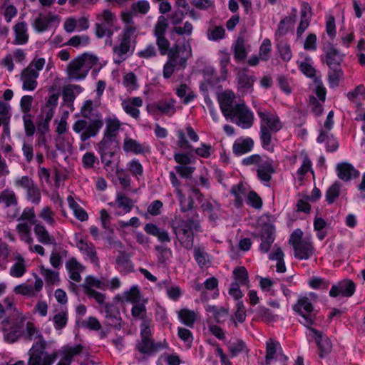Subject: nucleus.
Returning a JSON list of instances; mask_svg holds the SVG:
<instances>
[{"mask_svg":"<svg viewBox=\"0 0 365 365\" xmlns=\"http://www.w3.org/2000/svg\"><path fill=\"white\" fill-rule=\"evenodd\" d=\"M232 356H235L240 353L245 351L247 349L245 343L242 339L230 340L226 343Z\"/></svg>","mask_w":365,"mask_h":365,"instance_id":"obj_42","label":"nucleus"},{"mask_svg":"<svg viewBox=\"0 0 365 365\" xmlns=\"http://www.w3.org/2000/svg\"><path fill=\"white\" fill-rule=\"evenodd\" d=\"M178 317L184 324L192 327L196 321L197 314L194 311L182 309L178 312Z\"/></svg>","mask_w":365,"mask_h":365,"instance_id":"obj_38","label":"nucleus"},{"mask_svg":"<svg viewBox=\"0 0 365 365\" xmlns=\"http://www.w3.org/2000/svg\"><path fill=\"white\" fill-rule=\"evenodd\" d=\"M120 128V123L117 120H108L106 123V128L104 132V135L110 138L115 137L118 135Z\"/></svg>","mask_w":365,"mask_h":365,"instance_id":"obj_52","label":"nucleus"},{"mask_svg":"<svg viewBox=\"0 0 365 365\" xmlns=\"http://www.w3.org/2000/svg\"><path fill=\"white\" fill-rule=\"evenodd\" d=\"M356 285L353 281L345 279L337 284L333 285L329 291V295L332 297H336L339 294L349 297L352 296L355 292Z\"/></svg>","mask_w":365,"mask_h":365,"instance_id":"obj_15","label":"nucleus"},{"mask_svg":"<svg viewBox=\"0 0 365 365\" xmlns=\"http://www.w3.org/2000/svg\"><path fill=\"white\" fill-rule=\"evenodd\" d=\"M168 27V23L166 18L160 16L154 28V36L155 37L165 36Z\"/></svg>","mask_w":365,"mask_h":365,"instance_id":"obj_54","label":"nucleus"},{"mask_svg":"<svg viewBox=\"0 0 365 365\" xmlns=\"http://www.w3.org/2000/svg\"><path fill=\"white\" fill-rule=\"evenodd\" d=\"M155 250L158 253V262L161 264H164L166 261L169 260L172 255L171 250L164 246H156Z\"/></svg>","mask_w":365,"mask_h":365,"instance_id":"obj_60","label":"nucleus"},{"mask_svg":"<svg viewBox=\"0 0 365 365\" xmlns=\"http://www.w3.org/2000/svg\"><path fill=\"white\" fill-rule=\"evenodd\" d=\"M301 20L297 30V36L300 37L309 25V19L307 16V9L305 7L301 10Z\"/></svg>","mask_w":365,"mask_h":365,"instance_id":"obj_56","label":"nucleus"},{"mask_svg":"<svg viewBox=\"0 0 365 365\" xmlns=\"http://www.w3.org/2000/svg\"><path fill=\"white\" fill-rule=\"evenodd\" d=\"M236 80L237 81L238 88L242 91L243 93H249L253 91V85L256 81V78L248 73L246 68L238 70Z\"/></svg>","mask_w":365,"mask_h":365,"instance_id":"obj_17","label":"nucleus"},{"mask_svg":"<svg viewBox=\"0 0 365 365\" xmlns=\"http://www.w3.org/2000/svg\"><path fill=\"white\" fill-rule=\"evenodd\" d=\"M105 322L104 323L110 327L120 329L122 327V318L119 308L114 303L105 304Z\"/></svg>","mask_w":365,"mask_h":365,"instance_id":"obj_14","label":"nucleus"},{"mask_svg":"<svg viewBox=\"0 0 365 365\" xmlns=\"http://www.w3.org/2000/svg\"><path fill=\"white\" fill-rule=\"evenodd\" d=\"M192 50L189 43L179 45L175 43L170 48L168 56V60L177 64L179 68H185L187 65V59L191 56Z\"/></svg>","mask_w":365,"mask_h":365,"instance_id":"obj_10","label":"nucleus"},{"mask_svg":"<svg viewBox=\"0 0 365 365\" xmlns=\"http://www.w3.org/2000/svg\"><path fill=\"white\" fill-rule=\"evenodd\" d=\"M103 126V121L101 119H94L87 124L86 130L81 134L80 138L83 142L88 138L96 136Z\"/></svg>","mask_w":365,"mask_h":365,"instance_id":"obj_23","label":"nucleus"},{"mask_svg":"<svg viewBox=\"0 0 365 365\" xmlns=\"http://www.w3.org/2000/svg\"><path fill=\"white\" fill-rule=\"evenodd\" d=\"M98 147L100 153L110 151L118 152L119 150L115 139L105 135L98 144Z\"/></svg>","mask_w":365,"mask_h":365,"instance_id":"obj_34","label":"nucleus"},{"mask_svg":"<svg viewBox=\"0 0 365 365\" xmlns=\"http://www.w3.org/2000/svg\"><path fill=\"white\" fill-rule=\"evenodd\" d=\"M140 338L137 343L136 349L141 354L152 355L164 347L168 348L165 342L155 343L151 339V331L150 327H148V321L140 324Z\"/></svg>","mask_w":365,"mask_h":365,"instance_id":"obj_6","label":"nucleus"},{"mask_svg":"<svg viewBox=\"0 0 365 365\" xmlns=\"http://www.w3.org/2000/svg\"><path fill=\"white\" fill-rule=\"evenodd\" d=\"M144 230L147 234L156 237L162 243L170 242L171 240L168 231L160 229L153 223H147Z\"/></svg>","mask_w":365,"mask_h":365,"instance_id":"obj_24","label":"nucleus"},{"mask_svg":"<svg viewBox=\"0 0 365 365\" xmlns=\"http://www.w3.org/2000/svg\"><path fill=\"white\" fill-rule=\"evenodd\" d=\"M254 236L260 238L259 250L261 252L267 253L274 241V228L272 225L264 224L262 225L259 234Z\"/></svg>","mask_w":365,"mask_h":365,"instance_id":"obj_11","label":"nucleus"},{"mask_svg":"<svg viewBox=\"0 0 365 365\" xmlns=\"http://www.w3.org/2000/svg\"><path fill=\"white\" fill-rule=\"evenodd\" d=\"M309 329L313 334L316 344L320 351V357H323L324 354L329 353L332 347L330 339L328 337H324L322 332L318 331L315 328L310 327Z\"/></svg>","mask_w":365,"mask_h":365,"instance_id":"obj_18","label":"nucleus"},{"mask_svg":"<svg viewBox=\"0 0 365 365\" xmlns=\"http://www.w3.org/2000/svg\"><path fill=\"white\" fill-rule=\"evenodd\" d=\"M115 262L116 264L119 267H122L124 270L127 272H130L133 270V266L130 259V255L125 252H119L118 256L117 257Z\"/></svg>","mask_w":365,"mask_h":365,"instance_id":"obj_43","label":"nucleus"},{"mask_svg":"<svg viewBox=\"0 0 365 365\" xmlns=\"http://www.w3.org/2000/svg\"><path fill=\"white\" fill-rule=\"evenodd\" d=\"M123 150L125 152H132L135 154H140L144 152L145 149L143 145L137 140L131 138H126L124 140Z\"/></svg>","mask_w":365,"mask_h":365,"instance_id":"obj_41","label":"nucleus"},{"mask_svg":"<svg viewBox=\"0 0 365 365\" xmlns=\"http://www.w3.org/2000/svg\"><path fill=\"white\" fill-rule=\"evenodd\" d=\"M53 326L56 330H61L64 328L68 322V312L67 310H62L56 313L53 317Z\"/></svg>","mask_w":365,"mask_h":365,"instance_id":"obj_47","label":"nucleus"},{"mask_svg":"<svg viewBox=\"0 0 365 365\" xmlns=\"http://www.w3.org/2000/svg\"><path fill=\"white\" fill-rule=\"evenodd\" d=\"M337 175L344 181H349L351 178L359 176V172L354 166L348 163H341L336 165Z\"/></svg>","mask_w":365,"mask_h":365,"instance_id":"obj_21","label":"nucleus"},{"mask_svg":"<svg viewBox=\"0 0 365 365\" xmlns=\"http://www.w3.org/2000/svg\"><path fill=\"white\" fill-rule=\"evenodd\" d=\"M98 62V58L92 54L84 53L73 59L67 66L68 78L71 80L84 79L89 71Z\"/></svg>","mask_w":365,"mask_h":365,"instance_id":"obj_3","label":"nucleus"},{"mask_svg":"<svg viewBox=\"0 0 365 365\" xmlns=\"http://www.w3.org/2000/svg\"><path fill=\"white\" fill-rule=\"evenodd\" d=\"M15 39L14 43L16 45L25 44L28 42L27 24L24 22L17 23L14 27Z\"/></svg>","mask_w":365,"mask_h":365,"instance_id":"obj_29","label":"nucleus"},{"mask_svg":"<svg viewBox=\"0 0 365 365\" xmlns=\"http://www.w3.org/2000/svg\"><path fill=\"white\" fill-rule=\"evenodd\" d=\"M46 347V341L41 337L29 351L28 365H52L57 359V353L48 354L45 351Z\"/></svg>","mask_w":365,"mask_h":365,"instance_id":"obj_5","label":"nucleus"},{"mask_svg":"<svg viewBox=\"0 0 365 365\" xmlns=\"http://www.w3.org/2000/svg\"><path fill=\"white\" fill-rule=\"evenodd\" d=\"M235 59L237 61H244L247 56L245 48V39L242 35H239L232 46Z\"/></svg>","mask_w":365,"mask_h":365,"instance_id":"obj_31","label":"nucleus"},{"mask_svg":"<svg viewBox=\"0 0 365 365\" xmlns=\"http://www.w3.org/2000/svg\"><path fill=\"white\" fill-rule=\"evenodd\" d=\"M293 309L302 316L303 320L300 322L304 326L309 329L314 324L316 314L314 313L313 305L308 297H300Z\"/></svg>","mask_w":365,"mask_h":365,"instance_id":"obj_8","label":"nucleus"},{"mask_svg":"<svg viewBox=\"0 0 365 365\" xmlns=\"http://www.w3.org/2000/svg\"><path fill=\"white\" fill-rule=\"evenodd\" d=\"M330 71L328 73V81L331 88L338 86L339 80L343 76V71L341 67L329 68Z\"/></svg>","mask_w":365,"mask_h":365,"instance_id":"obj_49","label":"nucleus"},{"mask_svg":"<svg viewBox=\"0 0 365 365\" xmlns=\"http://www.w3.org/2000/svg\"><path fill=\"white\" fill-rule=\"evenodd\" d=\"M18 262H16L10 269V275L14 277H21L26 272V266L24 259L21 256L17 257Z\"/></svg>","mask_w":365,"mask_h":365,"instance_id":"obj_50","label":"nucleus"},{"mask_svg":"<svg viewBox=\"0 0 365 365\" xmlns=\"http://www.w3.org/2000/svg\"><path fill=\"white\" fill-rule=\"evenodd\" d=\"M341 190V183L335 182L331 185L326 192V201L328 204H332L339 196Z\"/></svg>","mask_w":365,"mask_h":365,"instance_id":"obj_46","label":"nucleus"},{"mask_svg":"<svg viewBox=\"0 0 365 365\" xmlns=\"http://www.w3.org/2000/svg\"><path fill=\"white\" fill-rule=\"evenodd\" d=\"M40 273L48 284H56L60 280L58 272L45 268L43 266L40 267Z\"/></svg>","mask_w":365,"mask_h":365,"instance_id":"obj_44","label":"nucleus"},{"mask_svg":"<svg viewBox=\"0 0 365 365\" xmlns=\"http://www.w3.org/2000/svg\"><path fill=\"white\" fill-rule=\"evenodd\" d=\"M26 198L34 204H38L41 199V194L38 186L34 182L29 188L26 189Z\"/></svg>","mask_w":365,"mask_h":365,"instance_id":"obj_48","label":"nucleus"},{"mask_svg":"<svg viewBox=\"0 0 365 365\" xmlns=\"http://www.w3.org/2000/svg\"><path fill=\"white\" fill-rule=\"evenodd\" d=\"M115 205H116L118 208L122 209L124 213H128L130 212L134 207L135 202L125 194L120 193L117 195Z\"/></svg>","mask_w":365,"mask_h":365,"instance_id":"obj_35","label":"nucleus"},{"mask_svg":"<svg viewBox=\"0 0 365 365\" xmlns=\"http://www.w3.org/2000/svg\"><path fill=\"white\" fill-rule=\"evenodd\" d=\"M294 257L299 259H307L314 252V247L309 240L302 242L297 246L294 247Z\"/></svg>","mask_w":365,"mask_h":365,"instance_id":"obj_26","label":"nucleus"},{"mask_svg":"<svg viewBox=\"0 0 365 365\" xmlns=\"http://www.w3.org/2000/svg\"><path fill=\"white\" fill-rule=\"evenodd\" d=\"M14 292L17 294L26 297H34L33 286L26 284H21L14 287Z\"/></svg>","mask_w":365,"mask_h":365,"instance_id":"obj_63","label":"nucleus"},{"mask_svg":"<svg viewBox=\"0 0 365 365\" xmlns=\"http://www.w3.org/2000/svg\"><path fill=\"white\" fill-rule=\"evenodd\" d=\"M325 61L329 68L341 67L344 59V54L331 43H326L323 47Z\"/></svg>","mask_w":365,"mask_h":365,"instance_id":"obj_13","label":"nucleus"},{"mask_svg":"<svg viewBox=\"0 0 365 365\" xmlns=\"http://www.w3.org/2000/svg\"><path fill=\"white\" fill-rule=\"evenodd\" d=\"M38 73L32 68V66H27L21 74V79L23 82L22 88L24 91H34L37 86V78Z\"/></svg>","mask_w":365,"mask_h":365,"instance_id":"obj_16","label":"nucleus"},{"mask_svg":"<svg viewBox=\"0 0 365 365\" xmlns=\"http://www.w3.org/2000/svg\"><path fill=\"white\" fill-rule=\"evenodd\" d=\"M121 105L127 114L137 119L140 115V110L137 108L143 106V100L140 97L128 98L123 101Z\"/></svg>","mask_w":365,"mask_h":365,"instance_id":"obj_20","label":"nucleus"},{"mask_svg":"<svg viewBox=\"0 0 365 365\" xmlns=\"http://www.w3.org/2000/svg\"><path fill=\"white\" fill-rule=\"evenodd\" d=\"M97 21L95 24V35L98 38H110L113 34V27L117 21L114 14L105 9L96 14Z\"/></svg>","mask_w":365,"mask_h":365,"instance_id":"obj_7","label":"nucleus"},{"mask_svg":"<svg viewBox=\"0 0 365 365\" xmlns=\"http://www.w3.org/2000/svg\"><path fill=\"white\" fill-rule=\"evenodd\" d=\"M118 152L110 151L100 153L101 160L104 165V169L108 173H112L115 170L117 173H119L118 170V162H115V155Z\"/></svg>","mask_w":365,"mask_h":365,"instance_id":"obj_27","label":"nucleus"},{"mask_svg":"<svg viewBox=\"0 0 365 365\" xmlns=\"http://www.w3.org/2000/svg\"><path fill=\"white\" fill-rule=\"evenodd\" d=\"M279 344L272 339H269V341H267V347H266V356H265V364L266 365H269L272 359H274V355L277 352V347Z\"/></svg>","mask_w":365,"mask_h":365,"instance_id":"obj_55","label":"nucleus"},{"mask_svg":"<svg viewBox=\"0 0 365 365\" xmlns=\"http://www.w3.org/2000/svg\"><path fill=\"white\" fill-rule=\"evenodd\" d=\"M23 121L26 136L34 135L36 132V127L31 119V115H24Z\"/></svg>","mask_w":365,"mask_h":365,"instance_id":"obj_64","label":"nucleus"},{"mask_svg":"<svg viewBox=\"0 0 365 365\" xmlns=\"http://www.w3.org/2000/svg\"><path fill=\"white\" fill-rule=\"evenodd\" d=\"M176 101L173 98H165L147 107L148 112L155 114L157 111L165 115L171 116L176 113Z\"/></svg>","mask_w":365,"mask_h":365,"instance_id":"obj_12","label":"nucleus"},{"mask_svg":"<svg viewBox=\"0 0 365 365\" xmlns=\"http://www.w3.org/2000/svg\"><path fill=\"white\" fill-rule=\"evenodd\" d=\"M257 113L261 120L259 138L262 147L267 150H273V147L270 148L272 133L280 130L282 128V123L277 115L271 114L261 109H259Z\"/></svg>","mask_w":365,"mask_h":365,"instance_id":"obj_2","label":"nucleus"},{"mask_svg":"<svg viewBox=\"0 0 365 365\" xmlns=\"http://www.w3.org/2000/svg\"><path fill=\"white\" fill-rule=\"evenodd\" d=\"M327 140V150L328 152H334L339 148V143L337 140L332 135H328L327 131L321 129L319 130V135L317 138V141L319 143H322Z\"/></svg>","mask_w":365,"mask_h":365,"instance_id":"obj_32","label":"nucleus"},{"mask_svg":"<svg viewBox=\"0 0 365 365\" xmlns=\"http://www.w3.org/2000/svg\"><path fill=\"white\" fill-rule=\"evenodd\" d=\"M274 171L272 160L267 159L258 166L257 175L261 181L268 182L271 180Z\"/></svg>","mask_w":365,"mask_h":365,"instance_id":"obj_22","label":"nucleus"},{"mask_svg":"<svg viewBox=\"0 0 365 365\" xmlns=\"http://www.w3.org/2000/svg\"><path fill=\"white\" fill-rule=\"evenodd\" d=\"M146 307L142 303H136L135 304L131 309L132 316L134 318H139L142 319V323L143 324L145 321H148V327L150 325V320L146 317Z\"/></svg>","mask_w":365,"mask_h":365,"instance_id":"obj_39","label":"nucleus"},{"mask_svg":"<svg viewBox=\"0 0 365 365\" xmlns=\"http://www.w3.org/2000/svg\"><path fill=\"white\" fill-rule=\"evenodd\" d=\"M90 43V38L88 36L76 35L71 37L66 43V45L78 48L79 46H86Z\"/></svg>","mask_w":365,"mask_h":365,"instance_id":"obj_53","label":"nucleus"},{"mask_svg":"<svg viewBox=\"0 0 365 365\" xmlns=\"http://www.w3.org/2000/svg\"><path fill=\"white\" fill-rule=\"evenodd\" d=\"M193 255L195 261L200 268L207 267L210 260L207 258V254L205 251V248L202 247H195L193 250Z\"/></svg>","mask_w":365,"mask_h":365,"instance_id":"obj_37","label":"nucleus"},{"mask_svg":"<svg viewBox=\"0 0 365 365\" xmlns=\"http://www.w3.org/2000/svg\"><path fill=\"white\" fill-rule=\"evenodd\" d=\"M136 28L133 25L125 26L123 28L122 33L118 36L119 43L113 48V61L115 63L120 64L128 58V53L130 52L133 43H135L133 37Z\"/></svg>","mask_w":365,"mask_h":365,"instance_id":"obj_4","label":"nucleus"},{"mask_svg":"<svg viewBox=\"0 0 365 365\" xmlns=\"http://www.w3.org/2000/svg\"><path fill=\"white\" fill-rule=\"evenodd\" d=\"M23 323L16 324L11 327L9 330L6 328H3L2 331L4 333V339L10 342L14 343L22 335Z\"/></svg>","mask_w":365,"mask_h":365,"instance_id":"obj_33","label":"nucleus"},{"mask_svg":"<svg viewBox=\"0 0 365 365\" xmlns=\"http://www.w3.org/2000/svg\"><path fill=\"white\" fill-rule=\"evenodd\" d=\"M0 202H2L6 207L17 206L18 201L13 190L6 189L0 193Z\"/></svg>","mask_w":365,"mask_h":365,"instance_id":"obj_40","label":"nucleus"},{"mask_svg":"<svg viewBox=\"0 0 365 365\" xmlns=\"http://www.w3.org/2000/svg\"><path fill=\"white\" fill-rule=\"evenodd\" d=\"M83 351V346L81 344L74 346H65L63 347V358L66 361L72 362L74 356L80 354Z\"/></svg>","mask_w":365,"mask_h":365,"instance_id":"obj_51","label":"nucleus"},{"mask_svg":"<svg viewBox=\"0 0 365 365\" xmlns=\"http://www.w3.org/2000/svg\"><path fill=\"white\" fill-rule=\"evenodd\" d=\"M127 168L128 171L136 178L141 177L143 175V165L138 160H132L128 163Z\"/></svg>","mask_w":365,"mask_h":365,"instance_id":"obj_57","label":"nucleus"},{"mask_svg":"<svg viewBox=\"0 0 365 365\" xmlns=\"http://www.w3.org/2000/svg\"><path fill=\"white\" fill-rule=\"evenodd\" d=\"M186 220H180L178 225L172 223L173 231L182 247L190 250L194 242V231L200 230V220L199 214L192 212L191 215H186Z\"/></svg>","mask_w":365,"mask_h":365,"instance_id":"obj_1","label":"nucleus"},{"mask_svg":"<svg viewBox=\"0 0 365 365\" xmlns=\"http://www.w3.org/2000/svg\"><path fill=\"white\" fill-rule=\"evenodd\" d=\"M34 231L39 242L43 245L56 244L54 237L51 235L42 225L39 223L36 224Z\"/></svg>","mask_w":365,"mask_h":365,"instance_id":"obj_30","label":"nucleus"},{"mask_svg":"<svg viewBox=\"0 0 365 365\" xmlns=\"http://www.w3.org/2000/svg\"><path fill=\"white\" fill-rule=\"evenodd\" d=\"M254 147V140L251 138L237 139L233 144L232 150L236 155L249 153Z\"/></svg>","mask_w":365,"mask_h":365,"instance_id":"obj_25","label":"nucleus"},{"mask_svg":"<svg viewBox=\"0 0 365 365\" xmlns=\"http://www.w3.org/2000/svg\"><path fill=\"white\" fill-rule=\"evenodd\" d=\"M228 119L235 122L242 128L247 129L253 125L254 115L245 103H237Z\"/></svg>","mask_w":365,"mask_h":365,"instance_id":"obj_9","label":"nucleus"},{"mask_svg":"<svg viewBox=\"0 0 365 365\" xmlns=\"http://www.w3.org/2000/svg\"><path fill=\"white\" fill-rule=\"evenodd\" d=\"M225 30L222 26H215L207 31V37L210 40L219 41L225 38Z\"/></svg>","mask_w":365,"mask_h":365,"instance_id":"obj_62","label":"nucleus"},{"mask_svg":"<svg viewBox=\"0 0 365 365\" xmlns=\"http://www.w3.org/2000/svg\"><path fill=\"white\" fill-rule=\"evenodd\" d=\"M272 51L271 41L268 38L264 39L259 47V56L261 60L267 61L269 58V54Z\"/></svg>","mask_w":365,"mask_h":365,"instance_id":"obj_58","label":"nucleus"},{"mask_svg":"<svg viewBox=\"0 0 365 365\" xmlns=\"http://www.w3.org/2000/svg\"><path fill=\"white\" fill-rule=\"evenodd\" d=\"M277 48L281 58L284 61H289L292 56L289 45L286 42L281 41L278 43Z\"/></svg>","mask_w":365,"mask_h":365,"instance_id":"obj_61","label":"nucleus"},{"mask_svg":"<svg viewBox=\"0 0 365 365\" xmlns=\"http://www.w3.org/2000/svg\"><path fill=\"white\" fill-rule=\"evenodd\" d=\"M233 275L235 281L232 283L249 287L248 272L245 267H236L233 270Z\"/></svg>","mask_w":365,"mask_h":365,"instance_id":"obj_36","label":"nucleus"},{"mask_svg":"<svg viewBox=\"0 0 365 365\" xmlns=\"http://www.w3.org/2000/svg\"><path fill=\"white\" fill-rule=\"evenodd\" d=\"M235 96L232 91H226L223 93L219 98V103L221 111L226 119L229 118L231 113L235 109L233 105Z\"/></svg>","mask_w":365,"mask_h":365,"instance_id":"obj_19","label":"nucleus"},{"mask_svg":"<svg viewBox=\"0 0 365 365\" xmlns=\"http://www.w3.org/2000/svg\"><path fill=\"white\" fill-rule=\"evenodd\" d=\"M103 282L93 276H87L85 279L84 283L81 285L83 289L84 293H88V290H94L93 287L101 289L103 286Z\"/></svg>","mask_w":365,"mask_h":365,"instance_id":"obj_45","label":"nucleus"},{"mask_svg":"<svg viewBox=\"0 0 365 365\" xmlns=\"http://www.w3.org/2000/svg\"><path fill=\"white\" fill-rule=\"evenodd\" d=\"M76 246L81 252L89 257L93 263L97 265L98 264V257H97L96 248L93 244H88L87 241L80 240L76 242Z\"/></svg>","mask_w":365,"mask_h":365,"instance_id":"obj_28","label":"nucleus"},{"mask_svg":"<svg viewBox=\"0 0 365 365\" xmlns=\"http://www.w3.org/2000/svg\"><path fill=\"white\" fill-rule=\"evenodd\" d=\"M50 23L49 19L46 17L43 16L42 14H40L34 21L33 24V26L34 27L35 30L38 32H43L45 31Z\"/></svg>","mask_w":365,"mask_h":365,"instance_id":"obj_59","label":"nucleus"}]
</instances>
